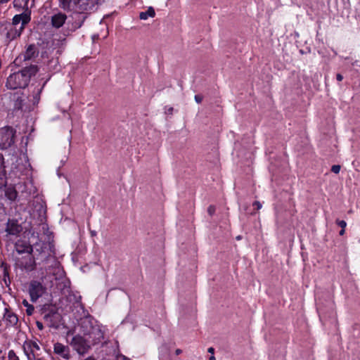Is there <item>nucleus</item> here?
<instances>
[{"label":"nucleus","mask_w":360,"mask_h":360,"mask_svg":"<svg viewBox=\"0 0 360 360\" xmlns=\"http://www.w3.org/2000/svg\"><path fill=\"white\" fill-rule=\"evenodd\" d=\"M44 292L43 285L37 281H33L30 287V295L32 302H36Z\"/></svg>","instance_id":"6"},{"label":"nucleus","mask_w":360,"mask_h":360,"mask_svg":"<svg viewBox=\"0 0 360 360\" xmlns=\"http://www.w3.org/2000/svg\"><path fill=\"white\" fill-rule=\"evenodd\" d=\"M70 345L79 355L86 354L91 348V346L87 341L79 335L72 338Z\"/></svg>","instance_id":"4"},{"label":"nucleus","mask_w":360,"mask_h":360,"mask_svg":"<svg viewBox=\"0 0 360 360\" xmlns=\"http://www.w3.org/2000/svg\"><path fill=\"white\" fill-rule=\"evenodd\" d=\"M79 13H77L72 16V18L75 19V22H73L70 26V21H68L67 23V25L69 26V29L71 31H75V30L79 28L84 20V17L81 15Z\"/></svg>","instance_id":"13"},{"label":"nucleus","mask_w":360,"mask_h":360,"mask_svg":"<svg viewBox=\"0 0 360 360\" xmlns=\"http://www.w3.org/2000/svg\"><path fill=\"white\" fill-rule=\"evenodd\" d=\"M214 348H213V347H210V348H208V352H209V353H212V354H213V353H214Z\"/></svg>","instance_id":"32"},{"label":"nucleus","mask_w":360,"mask_h":360,"mask_svg":"<svg viewBox=\"0 0 360 360\" xmlns=\"http://www.w3.org/2000/svg\"><path fill=\"white\" fill-rule=\"evenodd\" d=\"M67 19L66 15L62 13H57L51 17V24L56 28L62 27Z\"/></svg>","instance_id":"11"},{"label":"nucleus","mask_w":360,"mask_h":360,"mask_svg":"<svg viewBox=\"0 0 360 360\" xmlns=\"http://www.w3.org/2000/svg\"><path fill=\"white\" fill-rule=\"evenodd\" d=\"M5 195L8 200L14 201L18 197V192L13 186H9L5 190Z\"/></svg>","instance_id":"15"},{"label":"nucleus","mask_w":360,"mask_h":360,"mask_svg":"<svg viewBox=\"0 0 360 360\" xmlns=\"http://www.w3.org/2000/svg\"><path fill=\"white\" fill-rule=\"evenodd\" d=\"M339 234L340 236H343L345 234V229H342Z\"/></svg>","instance_id":"33"},{"label":"nucleus","mask_w":360,"mask_h":360,"mask_svg":"<svg viewBox=\"0 0 360 360\" xmlns=\"http://www.w3.org/2000/svg\"><path fill=\"white\" fill-rule=\"evenodd\" d=\"M17 251L18 253L21 254V253H25V252H27L28 254H31L33 251V248L31 245H25L23 247L22 249H21V248H18L17 249Z\"/></svg>","instance_id":"19"},{"label":"nucleus","mask_w":360,"mask_h":360,"mask_svg":"<svg viewBox=\"0 0 360 360\" xmlns=\"http://www.w3.org/2000/svg\"><path fill=\"white\" fill-rule=\"evenodd\" d=\"M10 0H0V4H6L7 2H8Z\"/></svg>","instance_id":"35"},{"label":"nucleus","mask_w":360,"mask_h":360,"mask_svg":"<svg viewBox=\"0 0 360 360\" xmlns=\"http://www.w3.org/2000/svg\"><path fill=\"white\" fill-rule=\"evenodd\" d=\"M216 208L214 205H210L207 208V212L210 216H212L215 212Z\"/></svg>","instance_id":"23"},{"label":"nucleus","mask_w":360,"mask_h":360,"mask_svg":"<svg viewBox=\"0 0 360 360\" xmlns=\"http://www.w3.org/2000/svg\"><path fill=\"white\" fill-rule=\"evenodd\" d=\"M36 324H37V326L39 330H43L44 326H43L42 323H41L39 321H37Z\"/></svg>","instance_id":"27"},{"label":"nucleus","mask_w":360,"mask_h":360,"mask_svg":"<svg viewBox=\"0 0 360 360\" xmlns=\"http://www.w3.org/2000/svg\"><path fill=\"white\" fill-rule=\"evenodd\" d=\"M195 101H196L198 103H201V101H202V97H201V96L196 95V96H195Z\"/></svg>","instance_id":"28"},{"label":"nucleus","mask_w":360,"mask_h":360,"mask_svg":"<svg viewBox=\"0 0 360 360\" xmlns=\"http://www.w3.org/2000/svg\"><path fill=\"white\" fill-rule=\"evenodd\" d=\"M6 29L8 30L6 33V38L8 41L13 40L14 39L20 37L22 30L20 29H17L15 27L11 25V24H8L6 26Z\"/></svg>","instance_id":"12"},{"label":"nucleus","mask_w":360,"mask_h":360,"mask_svg":"<svg viewBox=\"0 0 360 360\" xmlns=\"http://www.w3.org/2000/svg\"><path fill=\"white\" fill-rule=\"evenodd\" d=\"M155 11L153 8H149L146 11L141 12L140 13V18L141 20H146L148 17H154L155 16Z\"/></svg>","instance_id":"17"},{"label":"nucleus","mask_w":360,"mask_h":360,"mask_svg":"<svg viewBox=\"0 0 360 360\" xmlns=\"http://www.w3.org/2000/svg\"><path fill=\"white\" fill-rule=\"evenodd\" d=\"M4 319L6 322L7 326H14L18 323V319L16 314L9 311L8 307L4 308Z\"/></svg>","instance_id":"10"},{"label":"nucleus","mask_w":360,"mask_h":360,"mask_svg":"<svg viewBox=\"0 0 360 360\" xmlns=\"http://www.w3.org/2000/svg\"><path fill=\"white\" fill-rule=\"evenodd\" d=\"M8 360H19L13 350H10L8 354Z\"/></svg>","instance_id":"20"},{"label":"nucleus","mask_w":360,"mask_h":360,"mask_svg":"<svg viewBox=\"0 0 360 360\" xmlns=\"http://www.w3.org/2000/svg\"><path fill=\"white\" fill-rule=\"evenodd\" d=\"M22 231V227L17 221L11 220L6 223V231L9 235L16 236Z\"/></svg>","instance_id":"9"},{"label":"nucleus","mask_w":360,"mask_h":360,"mask_svg":"<svg viewBox=\"0 0 360 360\" xmlns=\"http://www.w3.org/2000/svg\"><path fill=\"white\" fill-rule=\"evenodd\" d=\"M51 265L46 269V272L53 274L56 279L61 278L64 276V271L62 269L60 263L55 259H49Z\"/></svg>","instance_id":"7"},{"label":"nucleus","mask_w":360,"mask_h":360,"mask_svg":"<svg viewBox=\"0 0 360 360\" xmlns=\"http://www.w3.org/2000/svg\"><path fill=\"white\" fill-rule=\"evenodd\" d=\"M60 4L64 9L84 13L94 8L95 0H60Z\"/></svg>","instance_id":"2"},{"label":"nucleus","mask_w":360,"mask_h":360,"mask_svg":"<svg viewBox=\"0 0 360 360\" xmlns=\"http://www.w3.org/2000/svg\"><path fill=\"white\" fill-rule=\"evenodd\" d=\"M3 160L0 159V189L6 185V171Z\"/></svg>","instance_id":"16"},{"label":"nucleus","mask_w":360,"mask_h":360,"mask_svg":"<svg viewBox=\"0 0 360 360\" xmlns=\"http://www.w3.org/2000/svg\"><path fill=\"white\" fill-rule=\"evenodd\" d=\"M336 224L340 226L342 229H345L346 226H347V223L344 220H340V219H337L336 220Z\"/></svg>","instance_id":"22"},{"label":"nucleus","mask_w":360,"mask_h":360,"mask_svg":"<svg viewBox=\"0 0 360 360\" xmlns=\"http://www.w3.org/2000/svg\"><path fill=\"white\" fill-rule=\"evenodd\" d=\"M338 81L340 82L342 80L343 77L340 74H338L336 76Z\"/></svg>","instance_id":"29"},{"label":"nucleus","mask_w":360,"mask_h":360,"mask_svg":"<svg viewBox=\"0 0 360 360\" xmlns=\"http://www.w3.org/2000/svg\"><path fill=\"white\" fill-rule=\"evenodd\" d=\"M1 352H2V351H1V349H0V354L1 353Z\"/></svg>","instance_id":"38"},{"label":"nucleus","mask_w":360,"mask_h":360,"mask_svg":"<svg viewBox=\"0 0 360 360\" xmlns=\"http://www.w3.org/2000/svg\"><path fill=\"white\" fill-rule=\"evenodd\" d=\"M331 171L335 174H338L340 171V166L338 165L332 166Z\"/></svg>","instance_id":"24"},{"label":"nucleus","mask_w":360,"mask_h":360,"mask_svg":"<svg viewBox=\"0 0 360 360\" xmlns=\"http://www.w3.org/2000/svg\"><path fill=\"white\" fill-rule=\"evenodd\" d=\"M1 303L4 304V305H6V303L4 301H2Z\"/></svg>","instance_id":"37"},{"label":"nucleus","mask_w":360,"mask_h":360,"mask_svg":"<svg viewBox=\"0 0 360 360\" xmlns=\"http://www.w3.org/2000/svg\"><path fill=\"white\" fill-rule=\"evenodd\" d=\"M22 304H23L24 306H25L27 307H29V305H30L26 300H24L22 301Z\"/></svg>","instance_id":"31"},{"label":"nucleus","mask_w":360,"mask_h":360,"mask_svg":"<svg viewBox=\"0 0 360 360\" xmlns=\"http://www.w3.org/2000/svg\"><path fill=\"white\" fill-rule=\"evenodd\" d=\"M53 352L65 360H68L70 358L69 347L62 343L56 342L53 345Z\"/></svg>","instance_id":"8"},{"label":"nucleus","mask_w":360,"mask_h":360,"mask_svg":"<svg viewBox=\"0 0 360 360\" xmlns=\"http://www.w3.org/2000/svg\"><path fill=\"white\" fill-rule=\"evenodd\" d=\"M181 353H182V350H181V349H176L175 350V354H176V355H179V354H181Z\"/></svg>","instance_id":"30"},{"label":"nucleus","mask_w":360,"mask_h":360,"mask_svg":"<svg viewBox=\"0 0 360 360\" xmlns=\"http://www.w3.org/2000/svg\"><path fill=\"white\" fill-rule=\"evenodd\" d=\"M29 1L30 0H13V7L17 10L22 9L24 12L31 11L30 8L33 6V4L30 7Z\"/></svg>","instance_id":"14"},{"label":"nucleus","mask_w":360,"mask_h":360,"mask_svg":"<svg viewBox=\"0 0 360 360\" xmlns=\"http://www.w3.org/2000/svg\"><path fill=\"white\" fill-rule=\"evenodd\" d=\"M34 311V307L32 305H29V307L27 309V314L28 315H31Z\"/></svg>","instance_id":"25"},{"label":"nucleus","mask_w":360,"mask_h":360,"mask_svg":"<svg viewBox=\"0 0 360 360\" xmlns=\"http://www.w3.org/2000/svg\"><path fill=\"white\" fill-rule=\"evenodd\" d=\"M84 360H96L95 358H94L93 356H89L87 358H86Z\"/></svg>","instance_id":"34"},{"label":"nucleus","mask_w":360,"mask_h":360,"mask_svg":"<svg viewBox=\"0 0 360 360\" xmlns=\"http://www.w3.org/2000/svg\"><path fill=\"white\" fill-rule=\"evenodd\" d=\"M209 360H216L214 356H212Z\"/></svg>","instance_id":"36"},{"label":"nucleus","mask_w":360,"mask_h":360,"mask_svg":"<svg viewBox=\"0 0 360 360\" xmlns=\"http://www.w3.org/2000/svg\"><path fill=\"white\" fill-rule=\"evenodd\" d=\"M37 72L36 66H30L22 69L21 71L9 75L6 82V86L11 89L25 88L32 75Z\"/></svg>","instance_id":"1"},{"label":"nucleus","mask_w":360,"mask_h":360,"mask_svg":"<svg viewBox=\"0 0 360 360\" xmlns=\"http://www.w3.org/2000/svg\"><path fill=\"white\" fill-rule=\"evenodd\" d=\"M31 20V11L23 12L21 14L15 15L13 18L12 24L13 27L18 25L20 22H21V25L20 27V30H23L25 29V26Z\"/></svg>","instance_id":"5"},{"label":"nucleus","mask_w":360,"mask_h":360,"mask_svg":"<svg viewBox=\"0 0 360 360\" xmlns=\"http://www.w3.org/2000/svg\"><path fill=\"white\" fill-rule=\"evenodd\" d=\"M15 131L11 127L0 128V149L5 150L10 148L15 141Z\"/></svg>","instance_id":"3"},{"label":"nucleus","mask_w":360,"mask_h":360,"mask_svg":"<svg viewBox=\"0 0 360 360\" xmlns=\"http://www.w3.org/2000/svg\"><path fill=\"white\" fill-rule=\"evenodd\" d=\"M28 345L32 349V352H34L33 349L39 350V347L35 342H30Z\"/></svg>","instance_id":"21"},{"label":"nucleus","mask_w":360,"mask_h":360,"mask_svg":"<svg viewBox=\"0 0 360 360\" xmlns=\"http://www.w3.org/2000/svg\"><path fill=\"white\" fill-rule=\"evenodd\" d=\"M36 266L35 261L33 258L30 257L29 261L23 264V268L27 271H32Z\"/></svg>","instance_id":"18"},{"label":"nucleus","mask_w":360,"mask_h":360,"mask_svg":"<svg viewBox=\"0 0 360 360\" xmlns=\"http://www.w3.org/2000/svg\"><path fill=\"white\" fill-rule=\"evenodd\" d=\"M253 205L256 206L257 210H260L262 208V207L261 202H259V201L254 202Z\"/></svg>","instance_id":"26"}]
</instances>
